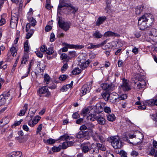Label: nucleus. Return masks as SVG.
<instances>
[{"label": "nucleus", "mask_w": 157, "mask_h": 157, "mask_svg": "<svg viewBox=\"0 0 157 157\" xmlns=\"http://www.w3.org/2000/svg\"><path fill=\"white\" fill-rule=\"evenodd\" d=\"M154 20V18L151 14L146 13L138 19V22L149 23V25H151Z\"/></svg>", "instance_id": "f257e3e1"}, {"label": "nucleus", "mask_w": 157, "mask_h": 157, "mask_svg": "<svg viewBox=\"0 0 157 157\" xmlns=\"http://www.w3.org/2000/svg\"><path fill=\"white\" fill-rule=\"evenodd\" d=\"M154 20V18L151 14L146 13L138 19V22L149 23V25H151Z\"/></svg>", "instance_id": "f03ea898"}, {"label": "nucleus", "mask_w": 157, "mask_h": 157, "mask_svg": "<svg viewBox=\"0 0 157 157\" xmlns=\"http://www.w3.org/2000/svg\"><path fill=\"white\" fill-rule=\"evenodd\" d=\"M110 142L113 147L116 149L120 148L122 146L120 138L117 136L110 137Z\"/></svg>", "instance_id": "7ed1b4c3"}, {"label": "nucleus", "mask_w": 157, "mask_h": 157, "mask_svg": "<svg viewBox=\"0 0 157 157\" xmlns=\"http://www.w3.org/2000/svg\"><path fill=\"white\" fill-rule=\"evenodd\" d=\"M38 94L40 96L48 97L51 94L48 87L46 86H43L39 89L38 90Z\"/></svg>", "instance_id": "20e7f679"}, {"label": "nucleus", "mask_w": 157, "mask_h": 157, "mask_svg": "<svg viewBox=\"0 0 157 157\" xmlns=\"http://www.w3.org/2000/svg\"><path fill=\"white\" fill-rule=\"evenodd\" d=\"M10 96L9 92H4L0 95V106L4 105L6 101L11 100L12 98Z\"/></svg>", "instance_id": "39448f33"}, {"label": "nucleus", "mask_w": 157, "mask_h": 157, "mask_svg": "<svg viewBox=\"0 0 157 157\" xmlns=\"http://www.w3.org/2000/svg\"><path fill=\"white\" fill-rule=\"evenodd\" d=\"M91 89V85L90 83H86L84 84L82 88L80 94L82 96L89 93Z\"/></svg>", "instance_id": "423d86ee"}, {"label": "nucleus", "mask_w": 157, "mask_h": 157, "mask_svg": "<svg viewBox=\"0 0 157 157\" xmlns=\"http://www.w3.org/2000/svg\"><path fill=\"white\" fill-rule=\"evenodd\" d=\"M59 27L65 31H67L70 28L71 23L70 22H64L60 20L58 21Z\"/></svg>", "instance_id": "0eeeda50"}, {"label": "nucleus", "mask_w": 157, "mask_h": 157, "mask_svg": "<svg viewBox=\"0 0 157 157\" xmlns=\"http://www.w3.org/2000/svg\"><path fill=\"white\" fill-rule=\"evenodd\" d=\"M145 81L144 79H139L137 82H135L134 87L137 90H139L145 86Z\"/></svg>", "instance_id": "6e6552de"}, {"label": "nucleus", "mask_w": 157, "mask_h": 157, "mask_svg": "<svg viewBox=\"0 0 157 157\" xmlns=\"http://www.w3.org/2000/svg\"><path fill=\"white\" fill-rule=\"evenodd\" d=\"M33 115L30 116L29 114L27 118H28L29 117H30V118H31ZM40 118V117L37 116L33 120H32L31 119L28 121V124L30 127H33L38 122Z\"/></svg>", "instance_id": "1a4fd4ad"}, {"label": "nucleus", "mask_w": 157, "mask_h": 157, "mask_svg": "<svg viewBox=\"0 0 157 157\" xmlns=\"http://www.w3.org/2000/svg\"><path fill=\"white\" fill-rule=\"evenodd\" d=\"M122 82V85L119 87L120 88H122L124 91H128L131 89L130 86L128 84V81L123 78Z\"/></svg>", "instance_id": "9d476101"}, {"label": "nucleus", "mask_w": 157, "mask_h": 157, "mask_svg": "<svg viewBox=\"0 0 157 157\" xmlns=\"http://www.w3.org/2000/svg\"><path fill=\"white\" fill-rule=\"evenodd\" d=\"M101 86L104 90L109 92L113 90L114 88V85L112 84H110L106 83L102 84H101Z\"/></svg>", "instance_id": "9b49d317"}, {"label": "nucleus", "mask_w": 157, "mask_h": 157, "mask_svg": "<svg viewBox=\"0 0 157 157\" xmlns=\"http://www.w3.org/2000/svg\"><path fill=\"white\" fill-rule=\"evenodd\" d=\"M82 150L83 152L86 153L91 149V145L89 143H86L81 145Z\"/></svg>", "instance_id": "f8f14e48"}, {"label": "nucleus", "mask_w": 157, "mask_h": 157, "mask_svg": "<svg viewBox=\"0 0 157 157\" xmlns=\"http://www.w3.org/2000/svg\"><path fill=\"white\" fill-rule=\"evenodd\" d=\"M70 4L69 2H67L65 0L60 1L58 7L57 13H59L61 8L64 7H68L70 6Z\"/></svg>", "instance_id": "ddd939ff"}, {"label": "nucleus", "mask_w": 157, "mask_h": 157, "mask_svg": "<svg viewBox=\"0 0 157 157\" xmlns=\"http://www.w3.org/2000/svg\"><path fill=\"white\" fill-rule=\"evenodd\" d=\"M60 139L62 140H65L67 141V142L68 143V145L69 146H71L74 144V142L73 141H69L68 140H70L72 139V137H70L67 135H64L60 137Z\"/></svg>", "instance_id": "4468645a"}, {"label": "nucleus", "mask_w": 157, "mask_h": 157, "mask_svg": "<svg viewBox=\"0 0 157 157\" xmlns=\"http://www.w3.org/2000/svg\"><path fill=\"white\" fill-rule=\"evenodd\" d=\"M76 137L78 138H83L84 139L88 140L89 138V136L87 135L86 132L80 131L76 135Z\"/></svg>", "instance_id": "2eb2a0df"}, {"label": "nucleus", "mask_w": 157, "mask_h": 157, "mask_svg": "<svg viewBox=\"0 0 157 157\" xmlns=\"http://www.w3.org/2000/svg\"><path fill=\"white\" fill-rule=\"evenodd\" d=\"M18 17L16 16L12 17L10 25V26L11 28L13 29L16 27L18 22Z\"/></svg>", "instance_id": "dca6fc26"}, {"label": "nucleus", "mask_w": 157, "mask_h": 157, "mask_svg": "<svg viewBox=\"0 0 157 157\" xmlns=\"http://www.w3.org/2000/svg\"><path fill=\"white\" fill-rule=\"evenodd\" d=\"M134 135L135 138L138 140L136 143L134 144H136V143H138L140 141V140H142L144 138L143 134L139 131H136L134 133Z\"/></svg>", "instance_id": "f3484780"}, {"label": "nucleus", "mask_w": 157, "mask_h": 157, "mask_svg": "<svg viewBox=\"0 0 157 157\" xmlns=\"http://www.w3.org/2000/svg\"><path fill=\"white\" fill-rule=\"evenodd\" d=\"M118 94L116 93H113L110 94V101L111 102L114 103L118 100V97L117 95Z\"/></svg>", "instance_id": "a211bd4d"}, {"label": "nucleus", "mask_w": 157, "mask_h": 157, "mask_svg": "<svg viewBox=\"0 0 157 157\" xmlns=\"http://www.w3.org/2000/svg\"><path fill=\"white\" fill-rule=\"evenodd\" d=\"M22 155V152L20 151H14L9 154V157H20Z\"/></svg>", "instance_id": "6ab92c4d"}, {"label": "nucleus", "mask_w": 157, "mask_h": 157, "mask_svg": "<svg viewBox=\"0 0 157 157\" xmlns=\"http://www.w3.org/2000/svg\"><path fill=\"white\" fill-rule=\"evenodd\" d=\"M96 120L98 124L100 125H103L105 123L106 120L103 117L100 116H97Z\"/></svg>", "instance_id": "aec40b11"}, {"label": "nucleus", "mask_w": 157, "mask_h": 157, "mask_svg": "<svg viewBox=\"0 0 157 157\" xmlns=\"http://www.w3.org/2000/svg\"><path fill=\"white\" fill-rule=\"evenodd\" d=\"M28 109V104H25L23 107V109L21 110L17 115L20 116H22L25 115Z\"/></svg>", "instance_id": "412c9836"}, {"label": "nucleus", "mask_w": 157, "mask_h": 157, "mask_svg": "<svg viewBox=\"0 0 157 157\" xmlns=\"http://www.w3.org/2000/svg\"><path fill=\"white\" fill-rule=\"evenodd\" d=\"M149 23L138 22L139 27L141 30H144L148 26L147 25H149Z\"/></svg>", "instance_id": "4be33fe9"}, {"label": "nucleus", "mask_w": 157, "mask_h": 157, "mask_svg": "<svg viewBox=\"0 0 157 157\" xmlns=\"http://www.w3.org/2000/svg\"><path fill=\"white\" fill-rule=\"evenodd\" d=\"M104 36L105 37L112 36H120L117 33H115L111 31H107L105 32Z\"/></svg>", "instance_id": "5701e85b"}, {"label": "nucleus", "mask_w": 157, "mask_h": 157, "mask_svg": "<svg viewBox=\"0 0 157 157\" xmlns=\"http://www.w3.org/2000/svg\"><path fill=\"white\" fill-rule=\"evenodd\" d=\"M29 59V56L27 53H25L21 62V64H25Z\"/></svg>", "instance_id": "b1692460"}, {"label": "nucleus", "mask_w": 157, "mask_h": 157, "mask_svg": "<svg viewBox=\"0 0 157 157\" xmlns=\"http://www.w3.org/2000/svg\"><path fill=\"white\" fill-rule=\"evenodd\" d=\"M90 63L87 60L83 62H80L79 63V66L82 69H84L86 68L88 66Z\"/></svg>", "instance_id": "393cba45"}, {"label": "nucleus", "mask_w": 157, "mask_h": 157, "mask_svg": "<svg viewBox=\"0 0 157 157\" xmlns=\"http://www.w3.org/2000/svg\"><path fill=\"white\" fill-rule=\"evenodd\" d=\"M106 105V103L101 102L99 104H98L96 105V108L98 109V111L101 112L104 109L105 106Z\"/></svg>", "instance_id": "a878e982"}, {"label": "nucleus", "mask_w": 157, "mask_h": 157, "mask_svg": "<svg viewBox=\"0 0 157 157\" xmlns=\"http://www.w3.org/2000/svg\"><path fill=\"white\" fill-rule=\"evenodd\" d=\"M73 81H71V83L67 84L66 86H63L61 89V90L63 91H66L68 89H70L73 85Z\"/></svg>", "instance_id": "bb28decb"}, {"label": "nucleus", "mask_w": 157, "mask_h": 157, "mask_svg": "<svg viewBox=\"0 0 157 157\" xmlns=\"http://www.w3.org/2000/svg\"><path fill=\"white\" fill-rule=\"evenodd\" d=\"M86 48L88 49H92L94 48H98V46L97 44H94L92 43H89L86 45Z\"/></svg>", "instance_id": "cd10ccee"}, {"label": "nucleus", "mask_w": 157, "mask_h": 157, "mask_svg": "<svg viewBox=\"0 0 157 157\" xmlns=\"http://www.w3.org/2000/svg\"><path fill=\"white\" fill-rule=\"evenodd\" d=\"M105 19L106 17H100L98 18L96 21V25L98 26L99 25L103 22Z\"/></svg>", "instance_id": "c85d7f7f"}, {"label": "nucleus", "mask_w": 157, "mask_h": 157, "mask_svg": "<svg viewBox=\"0 0 157 157\" xmlns=\"http://www.w3.org/2000/svg\"><path fill=\"white\" fill-rule=\"evenodd\" d=\"M97 117V116H96L94 114H91V113L90 114H89V116H87V119L88 120H90L92 121H94L95 120H96Z\"/></svg>", "instance_id": "c756f323"}, {"label": "nucleus", "mask_w": 157, "mask_h": 157, "mask_svg": "<svg viewBox=\"0 0 157 157\" xmlns=\"http://www.w3.org/2000/svg\"><path fill=\"white\" fill-rule=\"evenodd\" d=\"M78 9L77 7H75L73 6H70L69 7V10H70V12L73 14H75L76 13Z\"/></svg>", "instance_id": "7c9ffc66"}, {"label": "nucleus", "mask_w": 157, "mask_h": 157, "mask_svg": "<svg viewBox=\"0 0 157 157\" xmlns=\"http://www.w3.org/2000/svg\"><path fill=\"white\" fill-rule=\"evenodd\" d=\"M92 112V110L89 111L88 108H84L82 111V113L83 115L84 116L85 115H86L87 114L90 113Z\"/></svg>", "instance_id": "2f4dec72"}, {"label": "nucleus", "mask_w": 157, "mask_h": 157, "mask_svg": "<svg viewBox=\"0 0 157 157\" xmlns=\"http://www.w3.org/2000/svg\"><path fill=\"white\" fill-rule=\"evenodd\" d=\"M28 21L29 22L30 24L32 26H34L36 24V21L33 17L28 18Z\"/></svg>", "instance_id": "473e14b6"}, {"label": "nucleus", "mask_w": 157, "mask_h": 157, "mask_svg": "<svg viewBox=\"0 0 157 157\" xmlns=\"http://www.w3.org/2000/svg\"><path fill=\"white\" fill-rule=\"evenodd\" d=\"M115 117L113 114H109L107 117V120L110 121H113L115 119Z\"/></svg>", "instance_id": "72a5a7b5"}, {"label": "nucleus", "mask_w": 157, "mask_h": 157, "mask_svg": "<svg viewBox=\"0 0 157 157\" xmlns=\"http://www.w3.org/2000/svg\"><path fill=\"white\" fill-rule=\"evenodd\" d=\"M93 36L96 38H99L102 36V34L100 33L98 31H95L93 35Z\"/></svg>", "instance_id": "f704fd0d"}, {"label": "nucleus", "mask_w": 157, "mask_h": 157, "mask_svg": "<svg viewBox=\"0 0 157 157\" xmlns=\"http://www.w3.org/2000/svg\"><path fill=\"white\" fill-rule=\"evenodd\" d=\"M143 9V7L141 6H139L137 7L135 9V12L136 14H140Z\"/></svg>", "instance_id": "c9c22d12"}, {"label": "nucleus", "mask_w": 157, "mask_h": 157, "mask_svg": "<svg viewBox=\"0 0 157 157\" xmlns=\"http://www.w3.org/2000/svg\"><path fill=\"white\" fill-rule=\"evenodd\" d=\"M81 70L78 68H76L72 71V73L74 75H77L81 73Z\"/></svg>", "instance_id": "e433bc0d"}, {"label": "nucleus", "mask_w": 157, "mask_h": 157, "mask_svg": "<svg viewBox=\"0 0 157 157\" xmlns=\"http://www.w3.org/2000/svg\"><path fill=\"white\" fill-rule=\"evenodd\" d=\"M154 99H151L149 100H147L145 101L146 105L149 106H152L153 105Z\"/></svg>", "instance_id": "4c0bfd02"}, {"label": "nucleus", "mask_w": 157, "mask_h": 157, "mask_svg": "<svg viewBox=\"0 0 157 157\" xmlns=\"http://www.w3.org/2000/svg\"><path fill=\"white\" fill-rule=\"evenodd\" d=\"M10 52L12 55L15 56L17 55V51L16 48L14 47H12L10 48Z\"/></svg>", "instance_id": "58836bf2"}, {"label": "nucleus", "mask_w": 157, "mask_h": 157, "mask_svg": "<svg viewBox=\"0 0 157 157\" xmlns=\"http://www.w3.org/2000/svg\"><path fill=\"white\" fill-rule=\"evenodd\" d=\"M102 96L104 99L106 101H107L108 100L109 98H110V94L107 92H105L103 94Z\"/></svg>", "instance_id": "ea45409f"}, {"label": "nucleus", "mask_w": 157, "mask_h": 157, "mask_svg": "<svg viewBox=\"0 0 157 157\" xmlns=\"http://www.w3.org/2000/svg\"><path fill=\"white\" fill-rule=\"evenodd\" d=\"M76 56V53L75 51L70 52H69L68 57L69 58H71L75 57Z\"/></svg>", "instance_id": "a19ab883"}, {"label": "nucleus", "mask_w": 157, "mask_h": 157, "mask_svg": "<svg viewBox=\"0 0 157 157\" xmlns=\"http://www.w3.org/2000/svg\"><path fill=\"white\" fill-rule=\"evenodd\" d=\"M44 82L48 84L50 81V78L48 74H45L44 75Z\"/></svg>", "instance_id": "79ce46f5"}, {"label": "nucleus", "mask_w": 157, "mask_h": 157, "mask_svg": "<svg viewBox=\"0 0 157 157\" xmlns=\"http://www.w3.org/2000/svg\"><path fill=\"white\" fill-rule=\"evenodd\" d=\"M45 52L48 55H52L54 53V51L52 48H48V49L47 48Z\"/></svg>", "instance_id": "37998d69"}, {"label": "nucleus", "mask_w": 157, "mask_h": 157, "mask_svg": "<svg viewBox=\"0 0 157 157\" xmlns=\"http://www.w3.org/2000/svg\"><path fill=\"white\" fill-rule=\"evenodd\" d=\"M87 129L90 130L91 129L94 128V125L91 123H89L86 124Z\"/></svg>", "instance_id": "c03bdc74"}, {"label": "nucleus", "mask_w": 157, "mask_h": 157, "mask_svg": "<svg viewBox=\"0 0 157 157\" xmlns=\"http://www.w3.org/2000/svg\"><path fill=\"white\" fill-rule=\"evenodd\" d=\"M138 155V152L135 150L132 151L131 153V155L132 157H137Z\"/></svg>", "instance_id": "a18cd8bd"}, {"label": "nucleus", "mask_w": 157, "mask_h": 157, "mask_svg": "<svg viewBox=\"0 0 157 157\" xmlns=\"http://www.w3.org/2000/svg\"><path fill=\"white\" fill-rule=\"evenodd\" d=\"M24 49L25 52H27L29 50V47L28 44V43L27 41H26L25 42L24 45Z\"/></svg>", "instance_id": "49530a36"}, {"label": "nucleus", "mask_w": 157, "mask_h": 157, "mask_svg": "<svg viewBox=\"0 0 157 157\" xmlns=\"http://www.w3.org/2000/svg\"><path fill=\"white\" fill-rule=\"evenodd\" d=\"M42 126L43 125L42 124H40L38 125L36 131V133L37 134H38L41 131L42 129Z\"/></svg>", "instance_id": "de8ad7c7"}, {"label": "nucleus", "mask_w": 157, "mask_h": 157, "mask_svg": "<svg viewBox=\"0 0 157 157\" xmlns=\"http://www.w3.org/2000/svg\"><path fill=\"white\" fill-rule=\"evenodd\" d=\"M22 121V119H21L19 121H16L14 122V124L12 126L13 127L14 126L15 127L16 126L19 125L21 124Z\"/></svg>", "instance_id": "09e8293b"}, {"label": "nucleus", "mask_w": 157, "mask_h": 157, "mask_svg": "<svg viewBox=\"0 0 157 157\" xmlns=\"http://www.w3.org/2000/svg\"><path fill=\"white\" fill-rule=\"evenodd\" d=\"M98 146L99 148L101 150L105 151L106 150L105 147L103 145L101 144H98Z\"/></svg>", "instance_id": "8fccbe9b"}, {"label": "nucleus", "mask_w": 157, "mask_h": 157, "mask_svg": "<svg viewBox=\"0 0 157 157\" xmlns=\"http://www.w3.org/2000/svg\"><path fill=\"white\" fill-rule=\"evenodd\" d=\"M104 110L105 112L109 113H110L111 112V110L110 108L109 107H105Z\"/></svg>", "instance_id": "3c124183"}, {"label": "nucleus", "mask_w": 157, "mask_h": 157, "mask_svg": "<svg viewBox=\"0 0 157 157\" xmlns=\"http://www.w3.org/2000/svg\"><path fill=\"white\" fill-rule=\"evenodd\" d=\"M33 10L32 8H30L29 10V12L28 13H27V18L28 19V18H32V15L33 14Z\"/></svg>", "instance_id": "603ef678"}, {"label": "nucleus", "mask_w": 157, "mask_h": 157, "mask_svg": "<svg viewBox=\"0 0 157 157\" xmlns=\"http://www.w3.org/2000/svg\"><path fill=\"white\" fill-rule=\"evenodd\" d=\"M47 48L45 45H43L40 48V51L42 53L44 52H46Z\"/></svg>", "instance_id": "864d4df0"}, {"label": "nucleus", "mask_w": 157, "mask_h": 157, "mask_svg": "<svg viewBox=\"0 0 157 157\" xmlns=\"http://www.w3.org/2000/svg\"><path fill=\"white\" fill-rule=\"evenodd\" d=\"M60 150V148L59 147H54L52 148V150L54 152H58Z\"/></svg>", "instance_id": "5fc2aeb1"}, {"label": "nucleus", "mask_w": 157, "mask_h": 157, "mask_svg": "<svg viewBox=\"0 0 157 157\" xmlns=\"http://www.w3.org/2000/svg\"><path fill=\"white\" fill-rule=\"evenodd\" d=\"M127 96L125 94L122 95L118 97V100H124L127 98Z\"/></svg>", "instance_id": "6e6d98bb"}, {"label": "nucleus", "mask_w": 157, "mask_h": 157, "mask_svg": "<svg viewBox=\"0 0 157 157\" xmlns=\"http://www.w3.org/2000/svg\"><path fill=\"white\" fill-rule=\"evenodd\" d=\"M68 67V66L67 64H64L61 69L62 72H63L65 71Z\"/></svg>", "instance_id": "4d7b16f0"}, {"label": "nucleus", "mask_w": 157, "mask_h": 157, "mask_svg": "<svg viewBox=\"0 0 157 157\" xmlns=\"http://www.w3.org/2000/svg\"><path fill=\"white\" fill-rule=\"evenodd\" d=\"M68 144V143L67 141L63 142L62 145L63 148V149H65L67 147H69Z\"/></svg>", "instance_id": "13d9d810"}, {"label": "nucleus", "mask_w": 157, "mask_h": 157, "mask_svg": "<svg viewBox=\"0 0 157 157\" xmlns=\"http://www.w3.org/2000/svg\"><path fill=\"white\" fill-rule=\"evenodd\" d=\"M50 40L51 42H53L55 39V35L53 33H51L50 37Z\"/></svg>", "instance_id": "bf43d9fd"}, {"label": "nucleus", "mask_w": 157, "mask_h": 157, "mask_svg": "<svg viewBox=\"0 0 157 157\" xmlns=\"http://www.w3.org/2000/svg\"><path fill=\"white\" fill-rule=\"evenodd\" d=\"M67 76L65 75H61L59 77V79L61 81H64L65 80Z\"/></svg>", "instance_id": "052dcab7"}, {"label": "nucleus", "mask_w": 157, "mask_h": 157, "mask_svg": "<svg viewBox=\"0 0 157 157\" xmlns=\"http://www.w3.org/2000/svg\"><path fill=\"white\" fill-rule=\"evenodd\" d=\"M72 117L73 118L76 119L79 117V115L78 113L76 112L72 115Z\"/></svg>", "instance_id": "680f3d73"}, {"label": "nucleus", "mask_w": 157, "mask_h": 157, "mask_svg": "<svg viewBox=\"0 0 157 157\" xmlns=\"http://www.w3.org/2000/svg\"><path fill=\"white\" fill-rule=\"evenodd\" d=\"M55 140L52 139H50L48 140L47 142L49 144H52L55 143Z\"/></svg>", "instance_id": "e2e57ef3"}, {"label": "nucleus", "mask_w": 157, "mask_h": 157, "mask_svg": "<svg viewBox=\"0 0 157 157\" xmlns=\"http://www.w3.org/2000/svg\"><path fill=\"white\" fill-rule=\"evenodd\" d=\"M80 129L81 130H85L87 129L86 124L85 125H83L81 126Z\"/></svg>", "instance_id": "0e129e2a"}, {"label": "nucleus", "mask_w": 157, "mask_h": 157, "mask_svg": "<svg viewBox=\"0 0 157 157\" xmlns=\"http://www.w3.org/2000/svg\"><path fill=\"white\" fill-rule=\"evenodd\" d=\"M22 128L26 132H28L29 131V128L26 125H23L22 127Z\"/></svg>", "instance_id": "69168bd1"}, {"label": "nucleus", "mask_w": 157, "mask_h": 157, "mask_svg": "<svg viewBox=\"0 0 157 157\" xmlns=\"http://www.w3.org/2000/svg\"><path fill=\"white\" fill-rule=\"evenodd\" d=\"M6 22L5 19L3 18H1L0 20V26H1L5 24Z\"/></svg>", "instance_id": "338daca9"}, {"label": "nucleus", "mask_w": 157, "mask_h": 157, "mask_svg": "<svg viewBox=\"0 0 157 157\" xmlns=\"http://www.w3.org/2000/svg\"><path fill=\"white\" fill-rule=\"evenodd\" d=\"M35 53L38 57L40 58H42L43 57V54L42 52L39 51H37L35 52Z\"/></svg>", "instance_id": "774afa93"}]
</instances>
